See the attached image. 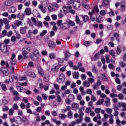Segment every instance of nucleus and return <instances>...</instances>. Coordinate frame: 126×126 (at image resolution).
Wrapping results in <instances>:
<instances>
[{
  "label": "nucleus",
  "mask_w": 126,
  "mask_h": 126,
  "mask_svg": "<svg viewBox=\"0 0 126 126\" xmlns=\"http://www.w3.org/2000/svg\"><path fill=\"white\" fill-rule=\"evenodd\" d=\"M30 51H31V47H25L22 49V55L24 57V59H28L27 55L29 54Z\"/></svg>",
  "instance_id": "nucleus-1"
},
{
  "label": "nucleus",
  "mask_w": 126,
  "mask_h": 126,
  "mask_svg": "<svg viewBox=\"0 0 126 126\" xmlns=\"http://www.w3.org/2000/svg\"><path fill=\"white\" fill-rule=\"evenodd\" d=\"M65 80V76L63 74H61L57 78V81L59 84L63 83Z\"/></svg>",
  "instance_id": "nucleus-2"
},
{
  "label": "nucleus",
  "mask_w": 126,
  "mask_h": 126,
  "mask_svg": "<svg viewBox=\"0 0 126 126\" xmlns=\"http://www.w3.org/2000/svg\"><path fill=\"white\" fill-rule=\"evenodd\" d=\"M102 84V82L100 80H97L96 82L93 86L94 90H98L100 88V85Z\"/></svg>",
  "instance_id": "nucleus-3"
},
{
  "label": "nucleus",
  "mask_w": 126,
  "mask_h": 126,
  "mask_svg": "<svg viewBox=\"0 0 126 126\" xmlns=\"http://www.w3.org/2000/svg\"><path fill=\"white\" fill-rule=\"evenodd\" d=\"M20 25H22V22L19 20H16L14 23V25H12V27H13V29H16V26L17 27H19Z\"/></svg>",
  "instance_id": "nucleus-4"
},
{
  "label": "nucleus",
  "mask_w": 126,
  "mask_h": 126,
  "mask_svg": "<svg viewBox=\"0 0 126 126\" xmlns=\"http://www.w3.org/2000/svg\"><path fill=\"white\" fill-rule=\"evenodd\" d=\"M57 45L56 44V43H55L53 41H50L48 43V47L50 49H52V50H54L56 48Z\"/></svg>",
  "instance_id": "nucleus-5"
},
{
  "label": "nucleus",
  "mask_w": 126,
  "mask_h": 126,
  "mask_svg": "<svg viewBox=\"0 0 126 126\" xmlns=\"http://www.w3.org/2000/svg\"><path fill=\"white\" fill-rule=\"evenodd\" d=\"M80 1L79 0L77 1H74L73 3V6L74 8L75 9H78V8H79L80 7Z\"/></svg>",
  "instance_id": "nucleus-6"
},
{
  "label": "nucleus",
  "mask_w": 126,
  "mask_h": 126,
  "mask_svg": "<svg viewBox=\"0 0 126 126\" xmlns=\"http://www.w3.org/2000/svg\"><path fill=\"white\" fill-rule=\"evenodd\" d=\"M0 50L2 52H6L7 51V45L4 43L0 44Z\"/></svg>",
  "instance_id": "nucleus-7"
},
{
  "label": "nucleus",
  "mask_w": 126,
  "mask_h": 126,
  "mask_svg": "<svg viewBox=\"0 0 126 126\" xmlns=\"http://www.w3.org/2000/svg\"><path fill=\"white\" fill-rule=\"evenodd\" d=\"M61 67V64L59 63H56L52 65L51 70L52 71H57L59 68Z\"/></svg>",
  "instance_id": "nucleus-8"
},
{
  "label": "nucleus",
  "mask_w": 126,
  "mask_h": 126,
  "mask_svg": "<svg viewBox=\"0 0 126 126\" xmlns=\"http://www.w3.org/2000/svg\"><path fill=\"white\" fill-rule=\"evenodd\" d=\"M85 108H84V106H81L79 109V118H82L83 116V115H84V113H83V112H84V110Z\"/></svg>",
  "instance_id": "nucleus-9"
},
{
  "label": "nucleus",
  "mask_w": 126,
  "mask_h": 126,
  "mask_svg": "<svg viewBox=\"0 0 126 126\" xmlns=\"http://www.w3.org/2000/svg\"><path fill=\"white\" fill-rule=\"evenodd\" d=\"M39 88L40 89H44L45 91L49 90V85H43V83H41L39 84Z\"/></svg>",
  "instance_id": "nucleus-10"
},
{
  "label": "nucleus",
  "mask_w": 126,
  "mask_h": 126,
  "mask_svg": "<svg viewBox=\"0 0 126 126\" xmlns=\"http://www.w3.org/2000/svg\"><path fill=\"white\" fill-rule=\"evenodd\" d=\"M102 5L104 7H109L110 6V0H103Z\"/></svg>",
  "instance_id": "nucleus-11"
},
{
  "label": "nucleus",
  "mask_w": 126,
  "mask_h": 126,
  "mask_svg": "<svg viewBox=\"0 0 126 126\" xmlns=\"http://www.w3.org/2000/svg\"><path fill=\"white\" fill-rule=\"evenodd\" d=\"M33 57H35V58H38V57H39V56L40 55L39 50H38V49H37L36 48H33Z\"/></svg>",
  "instance_id": "nucleus-12"
},
{
  "label": "nucleus",
  "mask_w": 126,
  "mask_h": 126,
  "mask_svg": "<svg viewBox=\"0 0 126 126\" xmlns=\"http://www.w3.org/2000/svg\"><path fill=\"white\" fill-rule=\"evenodd\" d=\"M32 14L35 17H39V18H41V15H40L39 12L36 9L33 10Z\"/></svg>",
  "instance_id": "nucleus-13"
},
{
  "label": "nucleus",
  "mask_w": 126,
  "mask_h": 126,
  "mask_svg": "<svg viewBox=\"0 0 126 126\" xmlns=\"http://www.w3.org/2000/svg\"><path fill=\"white\" fill-rule=\"evenodd\" d=\"M111 99L109 97L105 98L104 105L106 107H110Z\"/></svg>",
  "instance_id": "nucleus-14"
},
{
  "label": "nucleus",
  "mask_w": 126,
  "mask_h": 126,
  "mask_svg": "<svg viewBox=\"0 0 126 126\" xmlns=\"http://www.w3.org/2000/svg\"><path fill=\"white\" fill-rule=\"evenodd\" d=\"M99 59H100V53L98 52L94 55V58H92V61L95 62L98 61Z\"/></svg>",
  "instance_id": "nucleus-15"
},
{
  "label": "nucleus",
  "mask_w": 126,
  "mask_h": 126,
  "mask_svg": "<svg viewBox=\"0 0 126 126\" xmlns=\"http://www.w3.org/2000/svg\"><path fill=\"white\" fill-rule=\"evenodd\" d=\"M15 123L18 124L19 125L21 124L22 123V119L20 117H17L15 118Z\"/></svg>",
  "instance_id": "nucleus-16"
},
{
  "label": "nucleus",
  "mask_w": 126,
  "mask_h": 126,
  "mask_svg": "<svg viewBox=\"0 0 126 126\" xmlns=\"http://www.w3.org/2000/svg\"><path fill=\"white\" fill-rule=\"evenodd\" d=\"M61 29H63V30H66V29H68L69 28V26L67 23H63L60 27Z\"/></svg>",
  "instance_id": "nucleus-17"
},
{
  "label": "nucleus",
  "mask_w": 126,
  "mask_h": 126,
  "mask_svg": "<svg viewBox=\"0 0 126 126\" xmlns=\"http://www.w3.org/2000/svg\"><path fill=\"white\" fill-rule=\"evenodd\" d=\"M38 72L40 75H44V70L42 68V67L38 66L37 67Z\"/></svg>",
  "instance_id": "nucleus-18"
},
{
  "label": "nucleus",
  "mask_w": 126,
  "mask_h": 126,
  "mask_svg": "<svg viewBox=\"0 0 126 126\" xmlns=\"http://www.w3.org/2000/svg\"><path fill=\"white\" fill-rule=\"evenodd\" d=\"M75 19L77 24H79V25H83V22L80 21V19H79V17H78V16H76Z\"/></svg>",
  "instance_id": "nucleus-19"
},
{
  "label": "nucleus",
  "mask_w": 126,
  "mask_h": 126,
  "mask_svg": "<svg viewBox=\"0 0 126 126\" xmlns=\"http://www.w3.org/2000/svg\"><path fill=\"white\" fill-rule=\"evenodd\" d=\"M12 5V0H8L7 1H5L4 2V5L5 6H10V5Z\"/></svg>",
  "instance_id": "nucleus-20"
},
{
  "label": "nucleus",
  "mask_w": 126,
  "mask_h": 126,
  "mask_svg": "<svg viewBox=\"0 0 126 126\" xmlns=\"http://www.w3.org/2000/svg\"><path fill=\"white\" fill-rule=\"evenodd\" d=\"M16 8L14 6L11 7L8 10L9 13H14L16 11Z\"/></svg>",
  "instance_id": "nucleus-21"
},
{
  "label": "nucleus",
  "mask_w": 126,
  "mask_h": 126,
  "mask_svg": "<svg viewBox=\"0 0 126 126\" xmlns=\"http://www.w3.org/2000/svg\"><path fill=\"white\" fill-rule=\"evenodd\" d=\"M71 106L73 110H75V111L78 110V108H79V105H78L77 103L72 104Z\"/></svg>",
  "instance_id": "nucleus-22"
},
{
  "label": "nucleus",
  "mask_w": 126,
  "mask_h": 126,
  "mask_svg": "<svg viewBox=\"0 0 126 126\" xmlns=\"http://www.w3.org/2000/svg\"><path fill=\"white\" fill-rule=\"evenodd\" d=\"M122 52H123V50H122V47H121L120 45H118L117 46V48L116 50L117 54L120 55Z\"/></svg>",
  "instance_id": "nucleus-23"
},
{
  "label": "nucleus",
  "mask_w": 126,
  "mask_h": 126,
  "mask_svg": "<svg viewBox=\"0 0 126 126\" xmlns=\"http://www.w3.org/2000/svg\"><path fill=\"white\" fill-rule=\"evenodd\" d=\"M26 30H27V26H25L24 28H21L20 32L21 34H25V33H26Z\"/></svg>",
  "instance_id": "nucleus-24"
},
{
  "label": "nucleus",
  "mask_w": 126,
  "mask_h": 126,
  "mask_svg": "<svg viewBox=\"0 0 126 126\" xmlns=\"http://www.w3.org/2000/svg\"><path fill=\"white\" fill-rule=\"evenodd\" d=\"M24 16V14L22 13H19L18 14H17V18H19L20 19H21V20H23Z\"/></svg>",
  "instance_id": "nucleus-25"
},
{
  "label": "nucleus",
  "mask_w": 126,
  "mask_h": 126,
  "mask_svg": "<svg viewBox=\"0 0 126 126\" xmlns=\"http://www.w3.org/2000/svg\"><path fill=\"white\" fill-rule=\"evenodd\" d=\"M17 89L19 92L24 93L26 91V89H25V88L20 86L17 87Z\"/></svg>",
  "instance_id": "nucleus-26"
},
{
  "label": "nucleus",
  "mask_w": 126,
  "mask_h": 126,
  "mask_svg": "<svg viewBox=\"0 0 126 126\" xmlns=\"http://www.w3.org/2000/svg\"><path fill=\"white\" fill-rule=\"evenodd\" d=\"M17 17V15L14 14H12L11 15H9L8 17L9 20H12V19H16Z\"/></svg>",
  "instance_id": "nucleus-27"
},
{
  "label": "nucleus",
  "mask_w": 126,
  "mask_h": 126,
  "mask_svg": "<svg viewBox=\"0 0 126 126\" xmlns=\"http://www.w3.org/2000/svg\"><path fill=\"white\" fill-rule=\"evenodd\" d=\"M109 123L110 125H113L114 124V115L111 114L109 116Z\"/></svg>",
  "instance_id": "nucleus-28"
},
{
  "label": "nucleus",
  "mask_w": 126,
  "mask_h": 126,
  "mask_svg": "<svg viewBox=\"0 0 126 126\" xmlns=\"http://www.w3.org/2000/svg\"><path fill=\"white\" fill-rule=\"evenodd\" d=\"M66 22H67V23H68V24H69V25H70V26L73 27V26H75V23H74L73 22V21H71L69 19L67 20L66 21Z\"/></svg>",
  "instance_id": "nucleus-29"
},
{
  "label": "nucleus",
  "mask_w": 126,
  "mask_h": 126,
  "mask_svg": "<svg viewBox=\"0 0 126 126\" xmlns=\"http://www.w3.org/2000/svg\"><path fill=\"white\" fill-rule=\"evenodd\" d=\"M34 26L41 28L43 27V23L40 21H37V22L34 24Z\"/></svg>",
  "instance_id": "nucleus-30"
},
{
  "label": "nucleus",
  "mask_w": 126,
  "mask_h": 126,
  "mask_svg": "<svg viewBox=\"0 0 126 126\" xmlns=\"http://www.w3.org/2000/svg\"><path fill=\"white\" fill-rule=\"evenodd\" d=\"M105 111L106 112L107 114H108L111 116V115H112V113H113V109L110 108H106L105 109Z\"/></svg>",
  "instance_id": "nucleus-31"
},
{
  "label": "nucleus",
  "mask_w": 126,
  "mask_h": 126,
  "mask_svg": "<svg viewBox=\"0 0 126 126\" xmlns=\"http://www.w3.org/2000/svg\"><path fill=\"white\" fill-rule=\"evenodd\" d=\"M73 77L75 79H78L79 78V73L78 72H74Z\"/></svg>",
  "instance_id": "nucleus-32"
},
{
  "label": "nucleus",
  "mask_w": 126,
  "mask_h": 126,
  "mask_svg": "<svg viewBox=\"0 0 126 126\" xmlns=\"http://www.w3.org/2000/svg\"><path fill=\"white\" fill-rule=\"evenodd\" d=\"M92 72H93V73H94L95 74H97L98 68H97L95 66H93L92 67Z\"/></svg>",
  "instance_id": "nucleus-33"
},
{
  "label": "nucleus",
  "mask_w": 126,
  "mask_h": 126,
  "mask_svg": "<svg viewBox=\"0 0 126 126\" xmlns=\"http://www.w3.org/2000/svg\"><path fill=\"white\" fill-rule=\"evenodd\" d=\"M81 16L83 18L84 22H87V21L89 20V17H88V16L82 15Z\"/></svg>",
  "instance_id": "nucleus-34"
},
{
  "label": "nucleus",
  "mask_w": 126,
  "mask_h": 126,
  "mask_svg": "<svg viewBox=\"0 0 126 126\" xmlns=\"http://www.w3.org/2000/svg\"><path fill=\"white\" fill-rule=\"evenodd\" d=\"M83 84L84 86L85 87H90V83L89 82V81L85 80L83 82Z\"/></svg>",
  "instance_id": "nucleus-35"
},
{
  "label": "nucleus",
  "mask_w": 126,
  "mask_h": 126,
  "mask_svg": "<svg viewBox=\"0 0 126 126\" xmlns=\"http://www.w3.org/2000/svg\"><path fill=\"white\" fill-rule=\"evenodd\" d=\"M52 121H53V122L54 123H55L56 125H58V126H60V125H61V124H62V122L60 120H57V119H55V118H53L52 119Z\"/></svg>",
  "instance_id": "nucleus-36"
},
{
  "label": "nucleus",
  "mask_w": 126,
  "mask_h": 126,
  "mask_svg": "<svg viewBox=\"0 0 126 126\" xmlns=\"http://www.w3.org/2000/svg\"><path fill=\"white\" fill-rule=\"evenodd\" d=\"M110 12L107 13L111 17L115 16V13L114 12V10H113L111 8L109 9Z\"/></svg>",
  "instance_id": "nucleus-37"
},
{
  "label": "nucleus",
  "mask_w": 126,
  "mask_h": 126,
  "mask_svg": "<svg viewBox=\"0 0 126 126\" xmlns=\"http://www.w3.org/2000/svg\"><path fill=\"white\" fill-rule=\"evenodd\" d=\"M38 8H39V9H40L41 11H42L43 13H46V9H45V8L43 7L42 5H39Z\"/></svg>",
  "instance_id": "nucleus-38"
},
{
  "label": "nucleus",
  "mask_w": 126,
  "mask_h": 126,
  "mask_svg": "<svg viewBox=\"0 0 126 126\" xmlns=\"http://www.w3.org/2000/svg\"><path fill=\"white\" fill-rule=\"evenodd\" d=\"M109 55H111L112 57L113 58V59H115L116 58V56L115 55V51L114 50H111L109 51Z\"/></svg>",
  "instance_id": "nucleus-39"
},
{
  "label": "nucleus",
  "mask_w": 126,
  "mask_h": 126,
  "mask_svg": "<svg viewBox=\"0 0 126 126\" xmlns=\"http://www.w3.org/2000/svg\"><path fill=\"white\" fill-rule=\"evenodd\" d=\"M0 64L2 66H3V65H4V64H5L6 68H7L9 66L8 63L7 62L6 63H5V62H4V61H3V60H1Z\"/></svg>",
  "instance_id": "nucleus-40"
},
{
  "label": "nucleus",
  "mask_w": 126,
  "mask_h": 126,
  "mask_svg": "<svg viewBox=\"0 0 126 126\" xmlns=\"http://www.w3.org/2000/svg\"><path fill=\"white\" fill-rule=\"evenodd\" d=\"M67 116L64 114H59V118L62 120H64L67 118Z\"/></svg>",
  "instance_id": "nucleus-41"
},
{
  "label": "nucleus",
  "mask_w": 126,
  "mask_h": 126,
  "mask_svg": "<svg viewBox=\"0 0 126 126\" xmlns=\"http://www.w3.org/2000/svg\"><path fill=\"white\" fill-rule=\"evenodd\" d=\"M25 12L26 13V14H27V15H30V14L31 13L32 11H31V9L28 8H26Z\"/></svg>",
  "instance_id": "nucleus-42"
},
{
  "label": "nucleus",
  "mask_w": 126,
  "mask_h": 126,
  "mask_svg": "<svg viewBox=\"0 0 126 126\" xmlns=\"http://www.w3.org/2000/svg\"><path fill=\"white\" fill-rule=\"evenodd\" d=\"M70 57V53H69V51H66L65 53V59H68Z\"/></svg>",
  "instance_id": "nucleus-43"
},
{
  "label": "nucleus",
  "mask_w": 126,
  "mask_h": 126,
  "mask_svg": "<svg viewBox=\"0 0 126 126\" xmlns=\"http://www.w3.org/2000/svg\"><path fill=\"white\" fill-rule=\"evenodd\" d=\"M63 12L64 14H67V8L66 6H63Z\"/></svg>",
  "instance_id": "nucleus-44"
},
{
  "label": "nucleus",
  "mask_w": 126,
  "mask_h": 126,
  "mask_svg": "<svg viewBox=\"0 0 126 126\" xmlns=\"http://www.w3.org/2000/svg\"><path fill=\"white\" fill-rule=\"evenodd\" d=\"M3 23L5 25L9 24V20H8L6 18H4L3 19Z\"/></svg>",
  "instance_id": "nucleus-45"
},
{
  "label": "nucleus",
  "mask_w": 126,
  "mask_h": 126,
  "mask_svg": "<svg viewBox=\"0 0 126 126\" xmlns=\"http://www.w3.org/2000/svg\"><path fill=\"white\" fill-rule=\"evenodd\" d=\"M1 89L3 91H6V90H7V88H6V85H5V84L1 85Z\"/></svg>",
  "instance_id": "nucleus-46"
},
{
  "label": "nucleus",
  "mask_w": 126,
  "mask_h": 126,
  "mask_svg": "<svg viewBox=\"0 0 126 126\" xmlns=\"http://www.w3.org/2000/svg\"><path fill=\"white\" fill-rule=\"evenodd\" d=\"M22 120V123H23L24 122V123L26 124V125H27V124H28V119H27L26 117H23Z\"/></svg>",
  "instance_id": "nucleus-47"
},
{
  "label": "nucleus",
  "mask_w": 126,
  "mask_h": 126,
  "mask_svg": "<svg viewBox=\"0 0 126 126\" xmlns=\"http://www.w3.org/2000/svg\"><path fill=\"white\" fill-rule=\"evenodd\" d=\"M105 59L106 61V63H111V60H110V56L108 55H106Z\"/></svg>",
  "instance_id": "nucleus-48"
},
{
  "label": "nucleus",
  "mask_w": 126,
  "mask_h": 126,
  "mask_svg": "<svg viewBox=\"0 0 126 126\" xmlns=\"http://www.w3.org/2000/svg\"><path fill=\"white\" fill-rule=\"evenodd\" d=\"M103 103H104V99H100L97 101L96 105H102V104H103Z\"/></svg>",
  "instance_id": "nucleus-49"
},
{
  "label": "nucleus",
  "mask_w": 126,
  "mask_h": 126,
  "mask_svg": "<svg viewBox=\"0 0 126 126\" xmlns=\"http://www.w3.org/2000/svg\"><path fill=\"white\" fill-rule=\"evenodd\" d=\"M14 113V109L11 108L9 110L8 114L9 116H12Z\"/></svg>",
  "instance_id": "nucleus-50"
},
{
  "label": "nucleus",
  "mask_w": 126,
  "mask_h": 126,
  "mask_svg": "<svg viewBox=\"0 0 126 126\" xmlns=\"http://www.w3.org/2000/svg\"><path fill=\"white\" fill-rule=\"evenodd\" d=\"M57 101L59 102L60 103H63V100H62V97L60 95H57Z\"/></svg>",
  "instance_id": "nucleus-51"
},
{
  "label": "nucleus",
  "mask_w": 126,
  "mask_h": 126,
  "mask_svg": "<svg viewBox=\"0 0 126 126\" xmlns=\"http://www.w3.org/2000/svg\"><path fill=\"white\" fill-rule=\"evenodd\" d=\"M119 100H124V98H125V96L123 94H119L118 95Z\"/></svg>",
  "instance_id": "nucleus-52"
},
{
  "label": "nucleus",
  "mask_w": 126,
  "mask_h": 126,
  "mask_svg": "<svg viewBox=\"0 0 126 126\" xmlns=\"http://www.w3.org/2000/svg\"><path fill=\"white\" fill-rule=\"evenodd\" d=\"M8 110H9V108H8V106H4L2 107V111L3 112H7V111H8Z\"/></svg>",
  "instance_id": "nucleus-53"
},
{
  "label": "nucleus",
  "mask_w": 126,
  "mask_h": 126,
  "mask_svg": "<svg viewBox=\"0 0 126 126\" xmlns=\"http://www.w3.org/2000/svg\"><path fill=\"white\" fill-rule=\"evenodd\" d=\"M58 17L60 19H62L63 17V10H61L60 13L58 14Z\"/></svg>",
  "instance_id": "nucleus-54"
},
{
  "label": "nucleus",
  "mask_w": 126,
  "mask_h": 126,
  "mask_svg": "<svg viewBox=\"0 0 126 126\" xmlns=\"http://www.w3.org/2000/svg\"><path fill=\"white\" fill-rule=\"evenodd\" d=\"M49 57L50 59H55L56 56L55 55V53H52L49 54Z\"/></svg>",
  "instance_id": "nucleus-55"
},
{
  "label": "nucleus",
  "mask_w": 126,
  "mask_h": 126,
  "mask_svg": "<svg viewBox=\"0 0 126 126\" xmlns=\"http://www.w3.org/2000/svg\"><path fill=\"white\" fill-rule=\"evenodd\" d=\"M93 77H90L88 78V81L89 82L90 84H92L94 82V78Z\"/></svg>",
  "instance_id": "nucleus-56"
},
{
  "label": "nucleus",
  "mask_w": 126,
  "mask_h": 126,
  "mask_svg": "<svg viewBox=\"0 0 126 126\" xmlns=\"http://www.w3.org/2000/svg\"><path fill=\"white\" fill-rule=\"evenodd\" d=\"M68 98L71 100V101H73L74 100L75 97L74 95L73 94H69L68 96Z\"/></svg>",
  "instance_id": "nucleus-57"
},
{
  "label": "nucleus",
  "mask_w": 126,
  "mask_h": 126,
  "mask_svg": "<svg viewBox=\"0 0 126 126\" xmlns=\"http://www.w3.org/2000/svg\"><path fill=\"white\" fill-rule=\"evenodd\" d=\"M99 13L102 16H104V15H106L107 13L106 12V11H105V10H102L100 11Z\"/></svg>",
  "instance_id": "nucleus-58"
},
{
  "label": "nucleus",
  "mask_w": 126,
  "mask_h": 126,
  "mask_svg": "<svg viewBox=\"0 0 126 126\" xmlns=\"http://www.w3.org/2000/svg\"><path fill=\"white\" fill-rule=\"evenodd\" d=\"M120 66L121 67H126V63L121 61L120 62Z\"/></svg>",
  "instance_id": "nucleus-59"
},
{
  "label": "nucleus",
  "mask_w": 126,
  "mask_h": 126,
  "mask_svg": "<svg viewBox=\"0 0 126 126\" xmlns=\"http://www.w3.org/2000/svg\"><path fill=\"white\" fill-rule=\"evenodd\" d=\"M47 33V30H43L41 32H40V36H41V37H43L44 35H46Z\"/></svg>",
  "instance_id": "nucleus-60"
},
{
  "label": "nucleus",
  "mask_w": 126,
  "mask_h": 126,
  "mask_svg": "<svg viewBox=\"0 0 126 126\" xmlns=\"http://www.w3.org/2000/svg\"><path fill=\"white\" fill-rule=\"evenodd\" d=\"M67 117L69 118V119H72V118H73V116L72 115V111H69L68 113Z\"/></svg>",
  "instance_id": "nucleus-61"
},
{
  "label": "nucleus",
  "mask_w": 126,
  "mask_h": 126,
  "mask_svg": "<svg viewBox=\"0 0 126 126\" xmlns=\"http://www.w3.org/2000/svg\"><path fill=\"white\" fill-rule=\"evenodd\" d=\"M101 79L103 80L104 81H108V79L107 78V76L106 75L102 74L101 76Z\"/></svg>",
  "instance_id": "nucleus-62"
},
{
  "label": "nucleus",
  "mask_w": 126,
  "mask_h": 126,
  "mask_svg": "<svg viewBox=\"0 0 126 126\" xmlns=\"http://www.w3.org/2000/svg\"><path fill=\"white\" fill-rule=\"evenodd\" d=\"M120 107H123L124 109L126 107V103L125 102H120L119 103Z\"/></svg>",
  "instance_id": "nucleus-63"
},
{
  "label": "nucleus",
  "mask_w": 126,
  "mask_h": 126,
  "mask_svg": "<svg viewBox=\"0 0 126 126\" xmlns=\"http://www.w3.org/2000/svg\"><path fill=\"white\" fill-rule=\"evenodd\" d=\"M108 67L110 69H112V70L115 69V66L113 64H112L110 63L109 64H108Z\"/></svg>",
  "instance_id": "nucleus-64"
}]
</instances>
